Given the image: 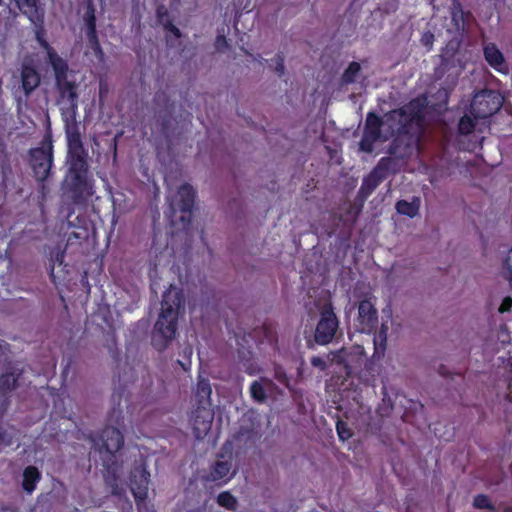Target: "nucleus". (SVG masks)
<instances>
[{
    "instance_id": "1",
    "label": "nucleus",
    "mask_w": 512,
    "mask_h": 512,
    "mask_svg": "<svg viewBox=\"0 0 512 512\" xmlns=\"http://www.w3.org/2000/svg\"><path fill=\"white\" fill-rule=\"evenodd\" d=\"M424 120V104L419 99H412L398 109L385 114V126L393 137L388 153L403 159L412 152V130Z\"/></svg>"
},
{
    "instance_id": "2",
    "label": "nucleus",
    "mask_w": 512,
    "mask_h": 512,
    "mask_svg": "<svg viewBox=\"0 0 512 512\" xmlns=\"http://www.w3.org/2000/svg\"><path fill=\"white\" fill-rule=\"evenodd\" d=\"M89 439L100 455L106 454V457H102L106 485L111 489L113 495L121 496L125 493V489L119 484V465L115 454L124 445L123 433L116 427L106 426L101 432L91 433Z\"/></svg>"
},
{
    "instance_id": "3",
    "label": "nucleus",
    "mask_w": 512,
    "mask_h": 512,
    "mask_svg": "<svg viewBox=\"0 0 512 512\" xmlns=\"http://www.w3.org/2000/svg\"><path fill=\"white\" fill-rule=\"evenodd\" d=\"M184 295L182 290L173 286L164 292L161 301V311L155 323L153 341L166 348L177 333L178 318L184 312Z\"/></svg>"
},
{
    "instance_id": "4",
    "label": "nucleus",
    "mask_w": 512,
    "mask_h": 512,
    "mask_svg": "<svg viewBox=\"0 0 512 512\" xmlns=\"http://www.w3.org/2000/svg\"><path fill=\"white\" fill-rule=\"evenodd\" d=\"M87 159L69 160V190L75 203H82L93 195V185L89 179Z\"/></svg>"
},
{
    "instance_id": "5",
    "label": "nucleus",
    "mask_w": 512,
    "mask_h": 512,
    "mask_svg": "<svg viewBox=\"0 0 512 512\" xmlns=\"http://www.w3.org/2000/svg\"><path fill=\"white\" fill-rule=\"evenodd\" d=\"M383 125H385V117L382 118L375 112L367 113L363 135L359 142L360 151L371 154L376 142H385L391 137L387 129L385 133L382 132Z\"/></svg>"
},
{
    "instance_id": "6",
    "label": "nucleus",
    "mask_w": 512,
    "mask_h": 512,
    "mask_svg": "<svg viewBox=\"0 0 512 512\" xmlns=\"http://www.w3.org/2000/svg\"><path fill=\"white\" fill-rule=\"evenodd\" d=\"M503 104L502 96L493 90H482L473 96L469 112L474 118L485 119L500 110Z\"/></svg>"
},
{
    "instance_id": "7",
    "label": "nucleus",
    "mask_w": 512,
    "mask_h": 512,
    "mask_svg": "<svg viewBox=\"0 0 512 512\" xmlns=\"http://www.w3.org/2000/svg\"><path fill=\"white\" fill-rule=\"evenodd\" d=\"M29 154L34 177L37 181L44 182L49 177L53 164L52 142H43L40 147L31 149Z\"/></svg>"
},
{
    "instance_id": "8",
    "label": "nucleus",
    "mask_w": 512,
    "mask_h": 512,
    "mask_svg": "<svg viewBox=\"0 0 512 512\" xmlns=\"http://www.w3.org/2000/svg\"><path fill=\"white\" fill-rule=\"evenodd\" d=\"M55 76V86L59 93V103H78V85L75 81H69L68 75V64L64 60L57 62L56 65L52 66Z\"/></svg>"
},
{
    "instance_id": "9",
    "label": "nucleus",
    "mask_w": 512,
    "mask_h": 512,
    "mask_svg": "<svg viewBox=\"0 0 512 512\" xmlns=\"http://www.w3.org/2000/svg\"><path fill=\"white\" fill-rule=\"evenodd\" d=\"M339 321L331 304L325 305L320 311V318L316 325L314 339L319 345L330 343L338 329Z\"/></svg>"
},
{
    "instance_id": "10",
    "label": "nucleus",
    "mask_w": 512,
    "mask_h": 512,
    "mask_svg": "<svg viewBox=\"0 0 512 512\" xmlns=\"http://www.w3.org/2000/svg\"><path fill=\"white\" fill-rule=\"evenodd\" d=\"M390 164L391 159L389 157L381 158L372 171L363 178L357 195L360 200L365 201L388 177Z\"/></svg>"
},
{
    "instance_id": "11",
    "label": "nucleus",
    "mask_w": 512,
    "mask_h": 512,
    "mask_svg": "<svg viewBox=\"0 0 512 512\" xmlns=\"http://www.w3.org/2000/svg\"><path fill=\"white\" fill-rule=\"evenodd\" d=\"M235 473L236 471L232 469V454L230 453L226 458L221 452L217 455V460L210 466L209 471L203 476V481L221 487L227 484Z\"/></svg>"
},
{
    "instance_id": "12",
    "label": "nucleus",
    "mask_w": 512,
    "mask_h": 512,
    "mask_svg": "<svg viewBox=\"0 0 512 512\" xmlns=\"http://www.w3.org/2000/svg\"><path fill=\"white\" fill-rule=\"evenodd\" d=\"M196 191L188 183L181 185L176 194L175 206L183 213L180 221L183 223L184 228L190 226L192 221V209L195 204Z\"/></svg>"
},
{
    "instance_id": "13",
    "label": "nucleus",
    "mask_w": 512,
    "mask_h": 512,
    "mask_svg": "<svg viewBox=\"0 0 512 512\" xmlns=\"http://www.w3.org/2000/svg\"><path fill=\"white\" fill-rule=\"evenodd\" d=\"M358 326L361 332L371 334L378 326V311L371 299H363L358 304Z\"/></svg>"
},
{
    "instance_id": "14",
    "label": "nucleus",
    "mask_w": 512,
    "mask_h": 512,
    "mask_svg": "<svg viewBox=\"0 0 512 512\" xmlns=\"http://www.w3.org/2000/svg\"><path fill=\"white\" fill-rule=\"evenodd\" d=\"M214 419V413L209 407H196L192 411L191 425L194 437L198 440H202L208 434L211 429Z\"/></svg>"
},
{
    "instance_id": "15",
    "label": "nucleus",
    "mask_w": 512,
    "mask_h": 512,
    "mask_svg": "<svg viewBox=\"0 0 512 512\" xmlns=\"http://www.w3.org/2000/svg\"><path fill=\"white\" fill-rule=\"evenodd\" d=\"M130 489L134 499H147L150 473L145 465L135 466L130 472Z\"/></svg>"
},
{
    "instance_id": "16",
    "label": "nucleus",
    "mask_w": 512,
    "mask_h": 512,
    "mask_svg": "<svg viewBox=\"0 0 512 512\" xmlns=\"http://www.w3.org/2000/svg\"><path fill=\"white\" fill-rule=\"evenodd\" d=\"M21 88L25 96H30L40 85L41 77L38 70L30 63H23L20 69Z\"/></svg>"
},
{
    "instance_id": "17",
    "label": "nucleus",
    "mask_w": 512,
    "mask_h": 512,
    "mask_svg": "<svg viewBox=\"0 0 512 512\" xmlns=\"http://www.w3.org/2000/svg\"><path fill=\"white\" fill-rule=\"evenodd\" d=\"M483 54L486 62L497 72L507 73L508 67L505 62L503 53L499 50L495 43L485 44Z\"/></svg>"
},
{
    "instance_id": "18",
    "label": "nucleus",
    "mask_w": 512,
    "mask_h": 512,
    "mask_svg": "<svg viewBox=\"0 0 512 512\" xmlns=\"http://www.w3.org/2000/svg\"><path fill=\"white\" fill-rule=\"evenodd\" d=\"M16 4L33 24L44 23V11L39 6V0H16Z\"/></svg>"
},
{
    "instance_id": "19",
    "label": "nucleus",
    "mask_w": 512,
    "mask_h": 512,
    "mask_svg": "<svg viewBox=\"0 0 512 512\" xmlns=\"http://www.w3.org/2000/svg\"><path fill=\"white\" fill-rule=\"evenodd\" d=\"M75 130L70 132V129L66 130L69 137V160L74 159H87L88 155L86 150L84 149L81 135L77 129V126H74Z\"/></svg>"
},
{
    "instance_id": "20",
    "label": "nucleus",
    "mask_w": 512,
    "mask_h": 512,
    "mask_svg": "<svg viewBox=\"0 0 512 512\" xmlns=\"http://www.w3.org/2000/svg\"><path fill=\"white\" fill-rule=\"evenodd\" d=\"M43 24L44 23L34 24L36 27L35 38L39 45L46 51L48 62L52 67L56 65L58 61L62 62L64 59L58 55L55 49L45 39V29Z\"/></svg>"
},
{
    "instance_id": "21",
    "label": "nucleus",
    "mask_w": 512,
    "mask_h": 512,
    "mask_svg": "<svg viewBox=\"0 0 512 512\" xmlns=\"http://www.w3.org/2000/svg\"><path fill=\"white\" fill-rule=\"evenodd\" d=\"M211 394H212V388L210 385V382L206 378H199L197 385H196V391H195V402L196 407H209L211 408Z\"/></svg>"
},
{
    "instance_id": "22",
    "label": "nucleus",
    "mask_w": 512,
    "mask_h": 512,
    "mask_svg": "<svg viewBox=\"0 0 512 512\" xmlns=\"http://www.w3.org/2000/svg\"><path fill=\"white\" fill-rule=\"evenodd\" d=\"M77 224L74 223V221L69 220V226L76 227V231H72L69 233L67 238V245H73L76 241L86 240L88 239L89 233H88V221L86 217L84 216H77L76 217Z\"/></svg>"
},
{
    "instance_id": "23",
    "label": "nucleus",
    "mask_w": 512,
    "mask_h": 512,
    "mask_svg": "<svg viewBox=\"0 0 512 512\" xmlns=\"http://www.w3.org/2000/svg\"><path fill=\"white\" fill-rule=\"evenodd\" d=\"M42 476L36 466L29 465L23 470L22 488L28 493L32 494L40 482Z\"/></svg>"
},
{
    "instance_id": "24",
    "label": "nucleus",
    "mask_w": 512,
    "mask_h": 512,
    "mask_svg": "<svg viewBox=\"0 0 512 512\" xmlns=\"http://www.w3.org/2000/svg\"><path fill=\"white\" fill-rule=\"evenodd\" d=\"M421 207V199L420 197L414 196L412 200L409 202L407 200L401 199L398 200L395 204V209L398 214L407 216L409 218H414L419 214Z\"/></svg>"
},
{
    "instance_id": "25",
    "label": "nucleus",
    "mask_w": 512,
    "mask_h": 512,
    "mask_svg": "<svg viewBox=\"0 0 512 512\" xmlns=\"http://www.w3.org/2000/svg\"><path fill=\"white\" fill-rule=\"evenodd\" d=\"M18 375L15 371L0 375V396L6 397L17 385Z\"/></svg>"
},
{
    "instance_id": "26",
    "label": "nucleus",
    "mask_w": 512,
    "mask_h": 512,
    "mask_svg": "<svg viewBox=\"0 0 512 512\" xmlns=\"http://www.w3.org/2000/svg\"><path fill=\"white\" fill-rule=\"evenodd\" d=\"M60 110L66 130L70 129L71 125L76 126L78 103H65Z\"/></svg>"
},
{
    "instance_id": "27",
    "label": "nucleus",
    "mask_w": 512,
    "mask_h": 512,
    "mask_svg": "<svg viewBox=\"0 0 512 512\" xmlns=\"http://www.w3.org/2000/svg\"><path fill=\"white\" fill-rule=\"evenodd\" d=\"M262 382L270 384L271 380L262 378L261 381H253L250 385L251 397L258 403H264L267 399L266 391Z\"/></svg>"
},
{
    "instance_id": "28",
    "label": "nucleus",
    "mask_w": 512,
    "mask_h": 512,
    "mask_svg": "<svg viewBox=\"0 0 512 512\" xmlns=\"http://www.w3.org/2000/svg\"><path fill=\"white\" fill-rule=\"evenodd\" d=\"M478 119L479 118H474L471 113L463 115L458 122V133L463 136L471 134L475 129L476 120Z\"/></svg>"
},
{
    "instance_id": "29",
    "label": "nucleus",
    "mask_w": 512,
    "mask_h": 512,
    "mask_svg": "<svg viewBox=\"0 0 512 512\" xmlns=\"http://www.w3.org/2000/svg\"><path fill=\"white\" fill-rule=\"evenodd\" d=\"M374 333L373 343H374V352H385L387 346V333L388 326L386 324H382L380 330Z\"/></svg>"
},
{
    "instance_id": "30",
    "label": "nucleus",
    "mask_w": 512,
    "mask_h": 512,
    "mask_svg": "<svg viewBox=\"0 0 512 512\" xmlns=\"http://www.w3.org/2000/svg\"><path fill=\"white\" fill-rule=\"evenodd\" d=\"M217 503L219 506L235 511L238 506L236 497L230 491H223L217 496Z\"/></svg>"
},
{
    "instance_id": "31",
    "label": "nucleus",
    "mask_w": 512,
    "mask_h": 512,
    "mask_svg": "<svg viewBox=\"0 0 512 512\" xmlns=\"http://www.w3.org/2000/svg\"><path fill=\"white\" fill-rule=\"evenodd\" d=\"M361 70V66L358 62L352 61L349 63L348 67L344 70L341 80L344 84H352L356 81L357 76L359 75Z\"/></svg>"
},
{
    "instance_id": "32",
    "label": "nucleus",
    "mask_w": 512,
    "mask_h": 512,
    "mask_svg": "<svg viewBox=\"0 0 512 512\" xmlns=\"http://www.w3.org/2000/svg\"><path fill=\"white\" fill-rule=\"evenodd\" d=\"M475 509L495 511L496 507L486 494H477L472 503Z\"/></svg>"
},
{
    "instance_id": "33",
    "label": "nucleus",
    "mask_w": 512,
    "mask_h": 512,
    "mask_svg": "<svg viewBox=\"0 0 512 512\" xmlns=\"http://www.w3.org/2000/svg\"><path fill=\"white\" fill-rule=\"evenodd\" d=\"M157 16L167 32L171 33L175 38L181 37V31L172 23L171 20L167 19L165 22H163V17L167 16L166 10L162 11V8H159L157 10Z\"/></svg>"
},
{
    "instance_id": "34",
    "label": "nucleus",
    "mask_w": 512,
    "mask_h": 512,
    "mask_svg": "<svg viewBox=\"0 0 512 512\" xmlns=\"http://www.w3.org/2000/svg\"><path fill=\"white\" fill-rule=\"evenodd\" d=\"M84 22L86 25V32H95L96 28V16L95 9L92 4H89L84 14Z\"/></svg>"
},
{
    "instance_id": "35",
    "label": "nucleus",
    "mask_w": 512,
    "mask_h": 512,
    "mask_svg": "<svg viewBox=\"0 0 512 512\" xmlns=\"http://www.w3.org/2000/svg\"><path fill=\"white\" fill-rule=\"evenodd\" d=\"M336 431H337L339 439L342 441H346V440L350 439L353 435V433H352L351 429L348 427L347 423L342 420L337 421Z\"/></svg>"
},
{
    "instance_id": "36",
    "label": "nucleus",
    "mask_w": 512,
    "mask_h": 512,
    "mask_svg": "<svg viewBox=\"0 0 512 512\" xmlns=\"http://www.w3.org/2000/svg\"><path fill=\"white\" fill-rule=\"evenodd\" d=\"M503 276L506 280L512 282V248L503 261Z\"/></svg>"
},
{
    "instance_id": "37",
    "label": "nucleus",
    "mask_w": 512,
    "mask_h": 512,
    "mask_svg": "<svg viewBox=\"0 0 512 512\" xmlns=\"http://www.w3.org/2000/svg\"><path fill=\"white\" fill-rule=\"evenodd\" d=\"M86 37H87V41H88V44H89L90 48L95 53H102V49H101V45H100V42H99L97 31L90 32V33L86 32Z\"/></svg>"
},
{
    "instance_id": "38",
    "label": "nucleus",
    "mask_w": 512,
    "mask_h": 512,
    "mask_svg": "<svg viewBox=\"0 0 512 512\" xmlns=\"http://www.w3.org/2000/svg\"><path fill=\"white\" fill-rule=\"evenodd\" d=\"M274 377L275 379L282 385H284L285 387L289 388L290 386V379L289 377L287 376L285 370L281 367V366H278L276 365L274 367Z\"/></svg>"
},
{
    "instance_id": "39",
    "label": "nucleus",
    "mask_w": 512,
    "mask_h": 512,
    "mask_svg": "<svg viewBox=\"0 0 512 512\" xmlns=\"http://www.w3.org/2000/svg\"><path fill=\"white\" fill-rule=\"evenodd\" d=\"M256 333H261L263 334L264 338L268 341V342H273L275 341V333H274V330L272 328L271 325L267 324V323H264L263 325H261L260 327H258L256 330H255Z\"/></svg>"
},
{
    "instance_id": "40",
    "label": "nucleus",
    "mask_w": 512,
    "mask_h": 512,
    "mask_svg": "<svg viewBox=\"0 0 512 512\" xmlns=\"http://www.w3.org/2000/svg\"><path fill=\"white\" fill-rule=\"evenodd\" d=\"M272 62L274 63V71L278 74V76H282L285 72L283 54L277 53L274 59H272Z\"/></svg>"
},
{
    "instance_id": "41",
    "label": "nucleus",
    "mask_w": 512,
    "mask_h": 512,
    "mask_svg": "<svg viewBox=\"0 0 512 512\" xmlns=\"http://www.w3.org/2000/svg\"><path fill=\"white\" fill-rule=\"evenodd\" d=\"M215 49L217 51H224L229 47L228 40L224 34H218L215 42H214Z\"/></svg>"
},
{
    "instance_id": "42",
    "label": "nucleus",
    "mask_w": 512,
    "mask_h": 512,
    "mask_svg": "<svg viewBox=\"0 0 512 512\" xmlns=\"http://www.w3.org/2000/svg\"><path fill=\"white\" fill-rule=\"evenodd\" d=\"M12 444V437L7 433V431L0 426V452L4 447L10 446Z\"/></svg>"
},
{
    "instance_id": "43",
    "label": "nucleus",
    "mask_w": 512,
    "mask_h": 512,
    "mask_svg": "<svg viewBox=\"0 0 512 512\" xmlns=\"http://www.w3.org/2000/svg\"><path fill=\"white\" fill-rule=\"evenodd\" d=\"M146 500L147 499H135L138 512H155L153 507H150Z\"/></svg>"
},
{
    "instance_id": "44",
    "label": "nucleus",
    "mask_w": 512,
    "mask_h": 512,
    "mask_svg": "<svg viewBox=\"0 0 512 512\" xmlns=\"http://www.w3.org/2000/svg\"><path fill=\"white\" fill-rule=\"evenodd\" d=\"M511 309H512V297L511 296H506L502 300L498 311L500 313H505V312L511 311Z\"/></svg>"
},
{
    "instance_id": "45",
    "label": "nucleus",
    "mask_w": 512,
    "mask_h": 512,
    "mask_svg": "<svg viewBox=\"0 0 512 512\" xmlns=\"http://www.w3.org/2000/svg\"><path fill=\"white\" fill-rule=\"evenodd\" d=\"M311 363L313 366L319 367L321 370H324L326 368V363L321 357H318V356L313 357L311 359Z\"/></svg>"
},
{
    "instance_id": "46",
    "label": "nucleus",
    "mask_w": 512,
    "mask_h": 512,
    "mask_svg": "<svg viewBox=\"0 0 512 512\" xmlns=\"http://www.w3.org/2000/svg\"><path fill=\"white\" fill-rule=\"evenodd\" d=\"M170 121H171L170 118H163L162 123H161L163 133H166L168 131Z\"/></svg>"
},
{
    "instance_id": "47",
    "label": "nucleus",
    "mask_w": 512,
    "mask_h": 512,
    "mask_svg": "<svg viewBox=\"0 0 512 512\" xmlns=\"http://www.w3.org/2000/svg\"><path fill=\"white\" fill-rule=\"evenodd\" d=\"M63 259H64V254L58 253L55 260L61 264L63 262Z\"/></svg>"
},
{
    "instance_id": "48",
    "label": "nucleus",
    "mask_w": 512,
    "mask_h": 512,
    "mask_svg": "<svg viewBox=\"0 0 512 512\" xmlns=\"http://www.w3.org/2000/svg\"><path fill=\"white\" fill-rule=\"evenodd\" d=\"M439 372L442 376H448V373L445 372V367L443 365L440 366Z\"/></svg>"
},
{
    "instance_id": "49",
    "label": "nucleus",
    "mask_w": 512,
    "mask_h": 512,
    "mask_svg": "<svg viewBox=\"0 0 512 512\" xmlns=\"http://www.w3.org/2000/svg\"><path fill=\"white\" fill-rule=\"evenodd\" d=\"M384 355H385V354H382V356H384ZM380 356H381V354L373 353V354H372V359L374 360V359H376V357H377V359H379V358H380Z\"/></svg>"
},
{
    "instance_id": "50",
    "label": "nucleus",
    "mask_w": 512,
    "mask_h": 512,
    "mask_svg": "<svg viewBox=\"0 0 512 512\" xmlns=\"http://www.w3.org/2000/svg\"><path fill=\"white\" fill-rule=\"evenodd\" d=\"M113 413H117V414H118V418H121V419L123 418V417H122V411H121V410H117V411H116V410H113Z\"/></svg>"
},
{
    "instance_id": "51",
    "label": "nucleus",
    "mask_w": 512,
    "mask_h": 512,
    "mask_svg": "<svg viewBox=\"0 0 512 512\" xmlns=\"http://www.w3.org/2000/svg\"><path fill=\"white\" fill-rule=\"evenodd\" d=\"M114 355H115V361H116V362H118V361H120V360H121V358H120V355H121V354L116 353V354H114Z\"/></svg>"
},
{
    "instance_id": "52",
    "label": "nucleus",
    "mask_w": 512,
    "mask_h": 512,
    "mask_svg": "<svg viewBox=\"0 0 512 512\" xmlns=\"http://www.w3.org/2000/svg\"><path fill=\"white\" fill-rule=\"evenodd\" d=\"M335 352H339V353H342V352H346V349L344 347L336 350Z\"/></svg>"
},
{
    "instance_id": "53",
    "label": "nucleus",
    "mask_w": 512,
    "mask_h": 512,
    "mask_svg": "<svg viewBox=\"0 0 512 512\" xmlns=\"http://www.w3.org/2000/svg\"><path fill=\"white\" fill-rule=\"evenodd\" d=\"M508 388H509V389H512V377H511V379H510V380H509V382H508Z\"/></svg>"
},
{
    "instance_id": "54",
    "label": "nucleus",
    "mask_w": 512,
    "mask_h": 512,
    "mask_svg": "<svg viewBox=\"0 0 512 512\" xmlns=\"http://www.w3.org/2000/svg\"><path fill=\"white\" fill-rule=\"evenodd\" d=\"M53 368L56 367V361L54 359H51Z\"/></svg>"
},
{
    "instance_id": "55",
    "label": "nucleus",
    "mask_w": 512,
    "mask_h": 512,
    "mask_svg": "<svg viewBox=\"0 0 512 512\" xmlns=\"http://www.w3.org/2000/svg\"><path fill=\"white\" fill-rule=\"evenodd\" d=\"M332 355H333V356H338V357L340 358V356H341L342 354H336V353H333Z\"/></svg>"
},
{
    "instance_id": "56",
    "label": "nucleus",
    "mask_w": 512,
    "mask_h": 512,
    "mask_svg": "<svg viewBox=\"0 0 512 512\" xmlns=\"http://www.w3.org/2000/svg\"><path fill=\"white\" fill-rule=\"evenodd\" d=\"M181 365H182L184 370H188V368L184 364L181 363Z\"/></svg>"
},
{
    "instance_id": "57",
    "label": "nucleus",
    "mask_w": 512,
    "mask_h": 512,
    "mask_svg": "<svg viewBox=\"0 0 512 512\" xmlns=\"http://www.w3.org/2000/svg\"><path fill=\"white\" fill-rule=\"evenodd\" d=\"M39 355H40V356H42V357H46V356H48L49 354H39Z\"/></svg>"
},
{
    "instance_id": "58",
    "label": "nucleus",
    "mask_w": 512,
    "mask_h": 512,
    "mask_svg": "<svg viewBox=\"0 0 512 512\" xmlns=\"http://www.w3.org/2000/svg\"><path fill=\"white\" fill-rule=\"evenodd\" d=\"M118 382L119 383L121 382V376L120 375L118 376Z\"/></svg>"
},
{
    "instance_id": "59",
    "label": "nucleus",
    "mask_w": 512,
    "mask_h": 512,
    "mask_svg": "<svg viewBox=\"0 0 512 512\" xmlns=\"http://www.w3.org/2000/svg\"><path fill=\"white\" fill-rule=\"evenodd\" d=\"M511 471H512V463H511Z\"/></svg>"
}]
</instances>
